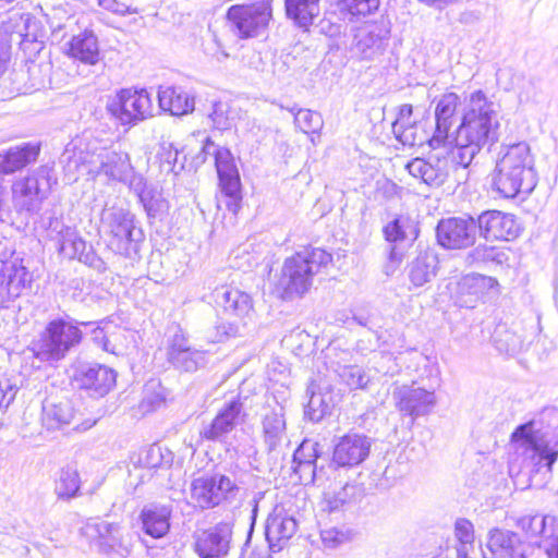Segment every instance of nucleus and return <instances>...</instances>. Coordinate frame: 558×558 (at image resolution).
I'll return each mask as SVG.
<instances>
[{"label":"nucleus","mask_w":558,"mask_h":558,"mask_svg":"<svg viewBox=\"0 0 558 558\" xmlns=\"http://www.w3.org/2000/svg\"><path fill=\"white\" fill-rule=\"evenodd\" d=\"M492 183L493 187L505 198H513L520 193L529 194L534 190L537 175L527 143L512 144L501 150Z\"/></svg>","instance_id":"f257e3e1"},{"label":"nucleus","mask_w":558,"mask_h":558,"mask_svg":"<svg viewBox=\"0 0 558 558\" xmlns=\"http://www.w3.org/2000/svg\"><path fill=\"white\" fill-rule=\"evenodd\" d=\"M499 128L497 112L490 107H471L462 117L450 149L451 160L466 168L483 145L495 138Z\"/></svg>","instance_id":"f03ea898"},{"label":"nucleus","mask_w":558,"mask_h":558,"mask_svg":"<svg viewBox=\"0 0 558 558\" xmlns=\"http://www.w3.org/2000/svg\"><path fill=\"white\" fill-rule=\"evenodd\" d=\"M332 260L331 255L318 247H307L288 257L281 268L276 291L282 300L301 298L310 291L314 277Z\"/></svg>","instance_id":"7ed1b4c3"},{"label":"nucleus","mask_w":558,"mask_h":558,"mask_svg":"<svg viewBox=\"0 0 558 558\" xmlns=\"http://www.w3.org/2000/svg\"><path fill=\"white\" fill-rule=\"evenodd\" d=\"M213 300L217 308L226 316L215 326L216 335L211 342H222L229 338L241 336L254 315L252 296L231 286H220L213 291Z\"/></svg>","instance_id":"20e7f679"},{"label":"nucleus","mask_w":558,"mask_h":558,"mask_svg":"<svg viewBox=\"0 0 558 558\" xmlns=\"http://www.w3.org/2000/svg\"><path fill=\"white\" fill-rule=\"evenodd\" d=\"M100 230L108 239V247L126 258L138 254L144 232L135 223V215L120 206H106L100 216Z\"/></svg>","instance_id":"39448f33"},{"label":"nucleus","mask_w":558,"mask_h":558,"mask_svg":"<svg viewBox=\"0 0 558 558\" xmlns=\"http://www.w3.org/2000/svg\"><path fill=\"white\" fill-rule=\"evenodd\" d=\"M80 325L88 326L90 323H77L73 319L58 318L51 320L38 343L37 357L45 362H58L75 347L83 338Z\"/></svg>","instance_id":"423d86ee"},{"label":"nucleus","mask_w":558,"mask_h":558,"mask_svg":"<svg viewBox=\"0 0 558 558\" xmlns=\"http://www.w3.org/2000/svg\"><path fill=\"white\" fill-rule=\"evenodd\" d=\"M515 454L522 458V469L538 473L543 468L547 472L557 460L558 451L549 449L539 432L534 430L533 423L518 426L511 436Z\"/></svg>","instance_id":"0eeeda50"},{"label":"nucleus","mask_w":558,"mask_h":558,"mask_svg":"<svg viewBox=\"0 0 558 558\" xmlns=\"http://www.w3.org/2000/svg\"><path fill=\"white\" fill-rule=\"evenodd\" d=\"M271 16L270 0L233 4L226 12V27L236 39L255 38L266 31Z\"/></svg>","instance_id":"6e6552de"},{"label":"nucleus","mask_w":558,"mask_h":558,"mask_svg":"<svg viewBox=\"0 0 558 558\" xmlns=\"http://www.w3.org/2000/svg\"><path fill=\"white\" fill-rule=\"evenodd\" d=\"M53 169L47 165L38 167L27 177L15 181L12 185V199L20 213L39 210L47 197L52 183Z\"/></svg>","instance_id":"1a4fd4ad"},{"label":"nucleus","mask_w":558,"mask_h":558,"mask_svg":"<svg viewBox=\"0 0 558 558\" xmlns=\"http://www.w3.org/2000/svg\"><path fill=\"white\" fill-rule=\"evenodd\" d=\"M389 37V22L380 20L366 23L354 29L350 51L361 60H376L385 52Z\"/></svg>","instance_id":"9d476101"},{"label":"nucleus","mask_w":558,"mask_h":558,"mask_svg":"<svg viewBox=\"0 0 558 558\" xmlns=\"http://www.w3.org/2000/svg\"><path fill=\"white\" fill-rule=\"evenodd\" d=\"M81 534L95 543L102 554H116L120 557H126L130 554V543L119 524L106 521H88L82 526Z\"/></svg>","instance_id":"9b49d317"},{"label":"nucleus","mask_w":558,"mask_h":558,"mask_svg":"<svg viewBox=\"0 0 558 558\" xmlns=\"http://www.w3.org/2000/svg\"><path fill=\"white\" fill-rule=\"evenodd\" d=\"M477 221L471 216L442 218L436 227V238L447 250H462L474 244Z\"/></svg>","instance_id":"f8f14e48"},{"label":"nucleus","mask_w":558,"mask_h":558,"mask_svg":"<svg viewBox=\"0 0 558 558\" xmlns=\"http://www.w3.org/2000/svg\"><path fill=\"white\" fill-rule=\"evenodd\" d=\"M214 157L219 185L226 197V206L230 211L236 214L240 209L242 197L240 174L233 156L228 148L219 147L214 150Z\"/></svg>","instance_id":"ddd939ff"},{"label":"nucleus","mask_w":558,"mask_h":558,"mask_svg":"<svg viewBox=\"0 0 558 558\" xmlns=\"http://www.w3.org/2000/svg\"><path fill=\"white\" fill-rule=\"evenodd\" d=\"M245 416L242 398L234 397L223 403L214 420L201 430V436L206 440L225 442L228 435L244 422Z\"/></svg>","instance_id":"4468645a"},{"label":"nucleus","mask_w":558,"mask_h":558,"mask_svg":"<svg viewBox=\"0 0 558 558\" xmlns=\"http://www.w3.org/2000/svg\"><path fill=\"white\" fill-rule=\"evenodd\" d=\"M232 538L233 524L219 522L196 535L194 548L199 558H227Z\"/></svg>","instance_id":"2eb2a0df"},{"label":"nucleus","mask_w":558,"mask_h":558,"mask_svg":"<svg viewBox=\"0 0 558 558\" xmlns=\"http://www.w3.org/2000/svg\"><path fill=\"white\" fill-rule=\"evenodd\" d=\"M116 377L113 369L97 363H81L73 375L77 388L94 398L106 396L116 385Z\"/></svg>","instance_id":"dca6fc26"},{"label":"nucleus","mask_w":558,"mask_h":558,"mask_svg":"<svg viewBox=\"0 0 558 558\" xmlns=\"http://www.w3.org/2000/svg\"><path fill=\"white\" fill-rule=\"evenodd\" d=\"M518 525L527 537L539 538L534 543L544 548L548 558H558V525L554 517L524 515L519 519Z\"/></svg>","instance_id":"f3484780"},{"label":"nucleus","mask_w":558,"mask_h":558,"mask_svg":"<svg viewBox=\"0 0 558 558\" xmlns=\"http://www.w3.org/2000/svg\"><path fill=\"white\" fill-rule=\"evenodd\" d=\"M168 362L179 372L195 373L208 362L207 352L191 345L189 338L179 330L170 341L167 350Z\"/></svg>","instance_id":"a211bd4d"},{"label":"nucleus","mask_w":558,"mask_h":558,"mask_svg":"<svg viewBox=\"0 0 558 558\" xmlns=\"http://www.w3.org/2000/svg\"><path fill=\"white\" fill-rule=\"evenodd\" d=\"M476 221L480 234L488 241H512L519 236L522 230L513 215L499 210L484 211Z\"/></svg>","instance_id":"6ab92c4d"},{"label":"nucleus","mask_w":558,"mask_h":558,"mask_svg":"<svg viewBox=\"0 0 558 558\" xmlns=\"http://www.w3.org/2000/svg\"><path fill=\"white\" fill-rule=\"evenodd\" d=\"M392 399L398 410L413 420L427 415L436 405L434 391L407 385L396 387Z\"/></svg>","instance_id":"aec40b11"},{"label":"nucleus","mask_w":558,"mask_h":558,"mask_svg":"<svg viewBox=\"0 0 558 558\" xmlns=\"http://www.w3.org/2000/svg\"><path fill=\"white\" fill-rule=\"evenodd\" d=\"M371 446V439L364 435H344L335 445L331 462L338 468L359 465L368 457Z\"/></svg>","instance_id":"412c9836"},{"label":"nucleus","mask_w":558,"mask_h":558,"mask_svg":"<svg viewBox=\"0 0 558 558\" xmlns=\"http://www.w3.org/2000/svg\"><path fill=\"white\" fill-rule=\"evenodd\" d=\"M486 547L489 556L484 554L485 558H526V545L521 537L509 530L492 529L488 532Z\"/></svg>","instance_id":"4be33fe9"},{"label":"nucleus","mask_w":558,"mask_h":558,"mask_svg":"<svg viewBox=\"0 0 558 558\" xmlns=\"http://www.w3.org/2000/svg\"><path fill=\"white\" fill-rule=\"evenodd\" d=\"M296 520L287 513L283 508H276L266 521L265 535L269 549L279 551L284 544L295 534Z\"/></svg>","instance_id":"5701e85b"},{"label":"nucleus","mask_w":558,"mask_h":558,"mask_svg":"<svg viewBox=\"0 0 558 558\" xmlns=\"http://www.w3.org/2000/svg\"><path fill=\"white\" fill-rule=\"evenodd\" d=\"M33 276L17 259L7 260L0 268V294L8 300L19 298L32 283Z\"/></svg>","instance_id":"b1692460"},{"label":"nucleus","mask_w":558,"mask_h":558,"mask_svg":"<svg viewBox=\"0 0 558 558\" xmlns=\"http://www.w3.org/2000/svg\"><path fill=\"white\" fill-rule=\"evenodd\" d=\"M40 153V145L23 143L0 153V175L20 171L35 162Z\"/></svg>","instance_id":"393cba45"},{"label":"nucleus","mask_w":558,"mask_h":558,"mask_svg":"<svg viewBox=\"0 0 558 558\" xmlns=\"http://www.w3.org/2000/svg\"><path fill=\"white\" fill-rule=\"evenodd\" d=\"M171 506L149 504L140 514L142 527L145 534L153 538L163 537L170 530Z\"/></svg>","instance_id":"a878e982"},{"label":"nucleus","mask_w":558,"mask_h":558,"mask_svg":"<svg viewBox=\"0 0 558 558\" xmlns=\"http://www.w3.org/2000/svg\"><path fill=\"white\" fill-rule=\"evenodd\" d=\"M195 107H157V113L151 111L153 107H107L112 117L124 125H135L138 122L169 111L171 116H185L192 113Z\"/></svg>","instance_id":"bb28decb"},{"label":"nucleus","mask_w":558,"mask_h":558,"mask_svg":"<svg viewBox=\"0 0 558 558\" xmlns=\"http://www.w3.org/2000/svg\"><path fill=\"white\" fill-rule=\"evenodd\" d=\"M385 240L399 248L400 244L411 246L418 236L417 222L409 215H397L384 228Z\"/></svg>","instance_id":"cd10ccee"},{"label":"nucleus","mask_w":558,"mask_h":558,"mask_svg":"<svg viewBox=\"0 0 558 558\" xmlns=\"http://www.w3.org/2000/svg\"><path fill=\"white\" fill-rule=\"evenodd\" d=\"M68 54L83 63L94 65L99 61L98 38L92 29H84L68 43Z\"/></svg>","instance_id":"c85d7f7f"},{"label":"nucleus","mask_w":558,"mask_h":558,"mask_svg":"<svg viewBox=\"0 0 558 558\" xmlns=\"http://www.w3.org/2000/svg\"><path fill=\"white\" fill-rule=\"evenodd\" d=\"M498 286L496 279L482 275H468L458 283L460 302L466 307H474L478 299L484 295L487 288Z\"/></svg>","instance_id":"c756f323"},{"label":"nucleus","mask_w":558,"mask_h":558,"mask_svg":"<svg viewBox=\"0 0 558 558\" xmlns=\"http://www.w3.org/2000/svg\"><path fill=\"white\" fill-rule=\"evenodd\" d=\"M438 258L434 252H421L408 266V277L411 283L416 287H423L436 277Z\"/></svg>","instance_id":"7c9ffc66"},{"label":"nucleus","mask_w":558,"mask_h":558,"mask_svg":"<svg viewBox=\"0 0 558 558\" xmlns=\"http://www.w3.org/2000/svg\"><path fill=\"white\" fill-rule=\"evenodd\" d=\"M99 157L100 171L110 179L125 182L129 178L132 177L133 179L135 177L133 175V167L126 153L107 150L100 154Z\"/></svg>","instance_id":"2f4dec72"},{"label":"nucleus","mask_w":558,"mask_h":558,"mask_svg":"<svg viewBox=\"0 0 558 558\" xmlns=\"http://www.w3.org/2000/svg\"><path fill=\"white\" fill-rule=\"evenodd\" d=\"M456 107H436L435 120L436 126L433 136L427 141L433 149L444 148L450 155V149L453 147L454 142L449 141L448 132L454 118Z\"/></svg>","instance_id":"473e14b6"},{"label":"nucleus","mask_w":558,"mask_h":558,"mask_svg":"<svg viewBox=\"0 0 558 558\" xmlns=\"http://www.w3.org/2000/svg\"><path fill=\"white\" fill-rule=\"evenodd\" d=\"M73 417L74 409L69 399H46L44 401L43 422L48 428H57L61 425L70 424Z\"/></svg>","instance_id":"72a5a7b5"},{"label":"nucleus","mask_w":558,"mask_h":558,"mask_svg":"<svg viewBox=\"0 0 558 558\" xmlns=\"http://www.w3.org/2000/svg\"><path fill=\"white\" fill-rule=\"evenodd\" d=\"M263 432L268 450H275L286 436L283 407L277 404L265 414Z\"/></svg>","instance_id":"f704fd0d"},{"label":"nucleus","mask_w":558,"mask_h":558,"mask_svg":"<svg viewBox=\"0 0 558 558\" xmlns=\"http://www.w3.org/2000/svg\"><path fill=\"white\" fill-rule=\"evenodd\" d=\"M284 9L290 20L307 28L319 15V0H284Z\"/></svg>","instance_id":"c9c22d12"},{"label":"nucleus","mask_w":558,"mask_h":558,"mask_svg":"<svg viewBox=\"0 0 558 558\" xmlns=\"http://www.w3.org/2000/svg\"><path fill=\"white\" fill-rule=\"evenodd\" d=\"M330 5L343 21L354 22L378 10L380 0H330Z\"/></svg>","instance_id":"e433bc0d"},{"label":"nucleus","mask_w":558,"mask_h":558,"mask_svg":"<svg viewBox=\"0 0 558 558\" xmlns=\"http://www.w3.org/2000/svg\"><path fill=\"white\" fill-rule=\"evenodd\" d=\"M213 475L194 478L191 483V499L201 509H213L219 506Z\"/></svg>","instance_id":"4c0bfd02"},{"label":"nucleus","mask_w":558,"mask_h":558,"mask_svg":"<svg viewBox=\"0 0 558 558\" xmlns=\"http://www.w3.org/2000/svg\"><path fill=\"white\" fill-rule=\"evenodd\" d=\"M130 185L137 194L149 218H156L167 208V203L161 195L154 189H147L145 186L143 177H134L133 180L130 181Z\"/></svg>","instance_id":"58836bf2"},{"label":"nucleus","mask_w":558,"mask_h":558,"mask_svg":"<svg viewBox=\"0 0 558 558\" xmlns=\"http://www.w3.org/2000/svg\"><path fill=\"white\" fill-rule=\"evenodd\" d=\"M336 402L331 391H315L314 387L311 390L308 403L305 407V416L312 422L322 421L327 414L331 413Z\"/></svg>","instance_id":"ea45409f"},{"label":"nucleus","mask_w":558,"mask_h":558,"mask_svg":"<svg viewBox=\"0 0 558 558\" xmlns=\"http://www.w3.org/2000/svg\"><path fill=\"white\" fill-rule=\"evenodd\" d=\"M454 537L457 541V558H471L474 551V526L468 519L460 518L454 523Z\"/></svg>","instance_id":"a19ab883"},{"label":"nucleus","mask_w":558,"mask_h":558,"mask_svg":"<svg viewBox=\"0 0 558 558\" xmlns=\"http://www.w3.org/2000/svg\"><path fill=\"white\" fill-rule=\"evenodd\" d=\"M335 373L350 390L366 389L372 379L369 373L359 365H338Z\"/></svg>","instance_id":"79ce46f5"},{"label":"nucleus","mask_w":558,"mask_h":558,"mask_svg":"<svg viewBox=\"0 0 558 558\" xmlns=\"http://www.w3.org/2000/svg\"><path fill=\"white\" fill-rule=\"evenodd\" d=\"M80 484V476L76 470L71 468L62 469L56 481L54 493L59 499L70 500L77 496Z\"/></svg>","instance_id":"37998d69"},{"label":"nucleus","mask_w":558,"mask_h":558,"mask_svg":"<svg viewBox=\"0 0 558 558\" xmlns=\"http://www.w3.org/2000/svg\"><path fill=\"white\" fill-rule=\"evenodd\" d=\"M355 492L356 487L354 485L345 484L337 492L325 494L322 510L328 513L343 510L352 504Z\"/></svg>","instance_id":"c03bdc74"},{"label":"nucleus","mask_w":558,"mask_h":558,"mask_svg":"<svg viewBox=\"0 0 558 558\" xmlns=\"http://www.w3.org/2000/svg\"><path fill=\"white\" fill-rule=\"evenodd\" d=\"M291 107L290 111L294 117L295 124L304 133H317L324 125L322 113L307 107Z\"/></svg>","instance_id":"a18cd8bd"},{"label":"nucleus","mask_w":558,"mask_h":558,"mask_svg":"<svg viewBox=\"0 0 558 558\" xmlns=\"http://www.w3.org/2000/svg\"><path fill=\"white\" fill-rule=\"evenodd\" d=\"M158 105H195V96L181 86H162L157 90Z\"/></svg>","instance_id":"49530a36"},{"label":"nucleus","mask_w":558,"mask_h":558,"mask_svg":"<svg viewBox=\"0 0 558 558\" xmlns=\"http://www.w3.org/2000/svg\"><path fill=\"white\" fill-rule=\"evenodd\" d=\"M507 260V254L498 247L477 245L468 254L470 264H488L502 265Z\"/></svg>","instance_id":"de8ad7c7"},{"label":"nucleus","mask_w":558,"mask_h":558,"mask_svg":"<svg viewBox=\"0 0 558 558\" xmlns=\"http://www.w3.org/2000/svg\"><path fill=\"white\" fill-rule=\"evenodd\" d=\"M151 105V93L146 87H125L117 90L111 105Z\"/></svg>","instance_id":"09e8293b"},{"label":"nucleus","mask_w":558,"mask_h":558,"mask_svg":"<svg viewBox=\"0 0 558 558\" xmlns=\"http://www.w3.org/2000/svg\"><path fill=\"white\" fill-rule=\"evenodd\" d=\"M86 248L87 243L74 231L68 229L60 242L59 252L66 258L78 259Z\"/></svg>","instance_id":"8fccbe9b"},{"label":"nucleus","mask_w":558,"mask_h":558,"mask_svg":"<svg viewBox=\"0 0 558 558\" xmlns=\"http://www.w3.org/2000/svg\"><path fill=\"white\" fill-rule=\"evenodd\" d=\"M211 475L216 484V495L218 497L219 505L225 501L233 500L240 492V487L236 482L226 474L214 473Z\"/></svg>","instance_id":"3c124183"},{"label":"nucleus","mask_w":558,"mask_h":558,"mask_svg":"<svg viewBox=\"0 0 558 558\" xmlns=\"http://www.w3.org/2000/svg\"><path fill=\"white\" fill-rule=\"evenodd\" d=\"M437 160L436 165H433L430 161L427 162L425 168L424 177L422 178V182L429 186H440L447 179L448 172L446 170L445 165L441 161V155H435Z\"/></svg>","instance_id":"603ef678"},{"label":"nucleus","mask_w":558,"mask_h":558,"mask_svg":"<svg viewBox=\"0 0 558 558\" xmlns=\"http://www.w3.org/2000/svg\"><path fill=\"white\" fill-rule=\"evenodd\" d=\"M352 532L345 527H325L320 531V538L325 547L336 548L351 539Z\"/></svg>","instance_id":"864d4df0"},{"label":"nucleus","mask_w":558,"mask_h":558,"mask_svg":"<svg viewBox=\"0 0 558 558\" xmlns=\"http://www.w3.org/2000/svg\"><path fill=\"white\" fill-rule=\"evenodd\" d=\"M320 457L319 444L311 440H304L294 451L292 464L303 462H317Z\"/></svg>","instance_id":"5fc2aeb1"},{"label":"nucleus","mask_w":558,"mask_h":558,"mask_svg":"<svg viewBox=\"0 0 558 558\" xmlns=\"http://www.w3.org/2000/svg\"><path fill=\"white\" fill-rule=\"evenodd\" d=\"M293 472L299 475L302 484H313L319 473L324 472V465H318L317 462H303L300 464H292Z\"/></svg>","instance_id":"6e6d98bb"},{"label":"nucleus","mask_w":558,"mask_h":558,"mask_svg":"<svg viewBox=\"0 0 558 558\" xmlns=\"http://www.w3.org/2000/svg\"><path fill=\"white\" fill-rule=\"evenodd\" d=\"M234 118L235 113L231 107H214L213 111L208 114L213 126L219 131L230 129Z\"/></svg>","instance_id":"4d7b16f0"},{"label":"nucleus","mask_w":558,"mask_h":558,"mask_svg":"<svg viewBox=\"0 0 558 558\" xmlns=\"http://www.w3.org/2000/svg\"><path fill=\"white\" fill-rule=\"evenodd\" d=\"M163 462L161 448L158 445H151L141 450L138 454V464L146 469L159 468Z\"/></svg>","instance_id":"13d9d810"},{"label":"nucleus","mask_w":558,"mask_h":558,"mask_svg":"<svg viewBox=\"0 0 558 558\" xmlns=\"http://www.w3.org/2000/svg\"><path fill=\"white\" fill-rule=\"evenodd\" d=\"M396 137L403 144L408 146H416L422 145L425 141V136L423 133L422 125H412L409 129L402 130L399 133L395 134Z\"/></svg>","instance_id":"bf43d9fd"},{"label":"nucleus","mask_w":558,"mask_h":558,"mask_svg":"<svg viewBox=\"0 0 558 558\" xmlns=\"http://www.w3.org/2000/svg\"><path fill=\"white\" fill-rule=\"evenodd\" d=\"M380 348V336L377 331L371 328L363 333V336L356 342V350L361 354H367L374 352Z\"/></svg>","instance_id":"052dcab7"},{"label":"nucleus","mask_w":558,"mask_h":558,"mask_svg":"<svg viewBox=\"0 0 558 558\" xmlns=\"http://www.w3.org/2000/svg\"><path fill=\"white\" fill-rule=\"evenodd\" d=\"M11 35L0 29V78L8 71L11 62Z\"/></svg>","instance_id":"680f3d73"},{"label":"nucleus","mask_w":558,"mask_h":558,"mask_svg":"<svg viewBox=\"0 0 558 558\" xmlns=\"http://www.w3.org/2000/svg\"><path fill=\"white\" fill-rule=\"evenodd\" d=\"M23 26L25 32L16 33L20 39V44L23 46H26L27 44H37L40 46L41 41L38 40L39 36L37 22L27 16L25 20H23Z\"/></svg>","instance_id":"e2e57ef3"},{"label":"nucleus","mask_w":558,"mask_h":558,"mask_svg":"<svg viewBox=\"0 0 558 558\" xmlns=\"http://www.w3.org/2000/svg\"><path fill=\"white\" fill-rule=\"evenodd\" d=\"M60 161L64 163V168L68 172H74L77 171L81 166L85 165L86 159L82 156V153L77 155L70 149L68 145L61 155Z\"/></svg>","instance_id":"0e129e2a"},{"label":"nucleus","mask_w":558,"mask_h":558,"mask_svg":"<svg viewBox=\"0 0 558 558\" xmlns=\"http://www.w3.org/2000/svg\"><path fill=\"white\" fill-rule=\"evenodd\" d=\"M412 109L413 107H400V112L392 123L393 134L399 133L402 130L409 129L412 125H417L418 123L412 119Z\"/></svg>","instance_id":"69168bd1"},{"label":"nucleus","mask_w":558,"mask_h":558,"mask_svg":"<svg viewBox=\"0 0 558 558\" xmlns=\"http://www.w3.org/2000/svg\"><path fill=\"white\" fill-rule=\"evenodd\" d=\"M78 260L99 272L106 270V263L96 254L92 246L87 245V248L78 257Z\"/></svg>","instance_id":"338daca9"},{"label":"nucleus","mask_w":558,"mask_h":558,"mask_svg":"<svg viewBox=\"0 0 558 558\" xmlns=\"http://www.w3.org/2000/svg\"><path fill=\"white\" fill-rule=\"evenodd\" d=\"M404 257V252L399 250L396 245H391L389 250L388 260L384 266V272L387 276H392L401 265Z\"/></svg>","instance_id":"774afa93"}]
</instances>
